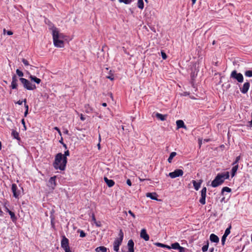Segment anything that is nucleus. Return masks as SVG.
Returning a JSON list of instances; mask_svg holds the SVG:
<instances>
[{
    "label": "nucleus",
    "mask_w": 252,
    "mask_h": 252,
    "mask_svg": "<svg viewBox=\"0 0 252 252\" xmlns=\"http://www.w3.org/2000/svg\"><path fill=\"white\" fill-rule=\"evenodd\" d=\"M226 236H224V235L222 236V238H221V243H222V245H224V243H225V240H226Z\"/></svg>",
    "instance_id": "obj_41"
},
{
    "label": "nucleus",
    "mask_w": 252,
    "mask_h": 252,
    "mask_svg": "<svg viewBox=\"0 0 252 252\" xmlns=\"http://www.w3.org/2000/svg\"><path fill=\"white\" fill-rule=\"evenodd\" d=\"M119 237L116 238V239L122 242L123 240V238H124V233H123V232L122 229H121L120 230V232L119 233Z\"/></svg>",
    "instance_id": "obj_29"
},
{
    "label": "nucleus",
    "mask_w": 252,
    "mask_h": 252,
    "mask_svg": "<svg viewBox=\"0 0 252 252\" xmlns=\"http://www.w3.org/2000/svg\"><path fill=\"white\" fill-rule=\"evenodd\" d=\"M146 196L148 197H150L151 199L153 200H158L157 199V194L156 192H148L146 194Z\"/></svg>",
    "instance_id": "obj_21"
},
{
    "label": "nucleus",
    "mask_w": 252,
    "mask_h": 252,
    "mask_svg": "<svg viewBox=\"0 0 252 252\" xmlns=\"http://www.w3.org/2000/svg\"><path fill=\"white\" fill-rule=\"evenodd\" d=\"M192 4H194L196 2V0H191Z\"/></svg>",
    "instance_id": "obj_64"
},
{
    "label": "nucleus",
    "mask_w": 252,
    "mask_h": 252,
    "mask_svg": "<svg viewBox=\"0 0 252 252\" xmlns=\"http://www.w3.org/2000/svg\"><path fill=\"white\" fill-rule=\"evenodd\" d=\"M202 182L203 181L202 180H199L198 182H197L195 180L192 181V183L193 184L194 189L196 190H198L200 188V186H201V185Z\"/></svg>",
    "instance_id": "obj_15"
},
{
    "label": "nucleus",
    "mask_w": 252,
    "mask_h": 252,
    "mask_svg": "<svg viewBox=\"0 0 252 252\" xmlns=\"http://www.w3.org/2000/svg\"><path fill=\"white\" fill-rule=\"evenodd\" d=\"M206 188L203 187L201 190V198L199 199V202L202 205H204L206 203Z\"/></svg>",
    "instance_id": "obj_9"
},
{
    "label": "nucleus",
    "mask_w": 252,
    "mask_h": 252,
    "mask_svg": "<svg viewBox=\"0 0 252 252\" xmlns=\"http://www.w3.org/2000/svg\"><path fill=\"white\" fill-rule=\"evenodd\" d=\"M128 213L129 214L131 215V216H132L134 218L135 217V215L131 211L129 210L128 211Z\"/></svg>",
    "instance_id": "obj_55"
},
{
    "label": "nucleus",
    "mask_w": 252,
    "mask_h": 252,
    "mask_svg": "<svg viewBox=\"0 0 252 252\" xmlns=\"http://www.w3.org/2000/svg\"><path fill=\"white\" fill-rule=\"evenodd\" d=\"M140 237L145 241H148L149 240V236L147 233L146 230L145 229H142L140 233Z\"/></svg>",
    "instance_id": "obj_14"
},
{
    "label": "nucleus",
    "mask_w": 252,
    "mask_h": 252,
    "mask_svg": "<svg viewBox=\"0 0 252 252\" xmlns=\"http://www.w3.org/2000/svg\"><path fill=\"white\" fill-rule=\"evenodd\" d=\"M16 72L17 75L19 77H21V78H22V77L24 76L23 72L20 70L19 69H17Z\"/></svg>",
    "instance_id": "obj_33"
},
{
    "label": "nucleus",
    "mask_w": 252,
    "mask_h": 252,
    "mask_svg": "<svg viewBox=\"0 0 252 252\" xmlns=\"http://www.w3.org/2000/svg\"><path fill=\"white\" fill-rule=\"evenodd\" d=\"M231 191V189L230 188L227 187H225L222 189L221 193L222 195H223L224 192H230Z\"/></svg>",
    "instance_id": "obj_28"
},
{
    "label": "nucleus",
    "mask_w": 252,
    "mask_h": 252,
    "mask_svg": "<svg viewBox=\"0 0 252 252\" xmlns=\"http://www.w3.org/2000/svg\"><path fill=\"white\" fill-rule=\"evenodd\" d=\"M119 1L121 3H124L126 4H130L132 2V0H119Z\"/></svg>",
    "instance_id": "obj_34"
},
{
    "label": "nucleus",
    "mask_w": 252,
    "mask_h": 252,
    "mask_svg": "<svg viewBox=\"0 0 252 252\" xmlns=\"http://www.w3.org/2000/svg\"><path fill=\"white\" fill-rule=\"evenodd\" d=\"M161 54L163 59L165 60L167 58V56L165 52H164L163 51H161Z\"/></svg>",
    "instance_id": "obj_43"
},
{
    "label": "nucleus",
    "mask_w": 252,
    "mask_h": 252,
    "mask_svg": "<svg viewBox=\"0 0 252 252\" xmlns=\"http://www.w3.org/2000/svg\"><path fill=\"white\" fill-rule=\"evenodd\" d=\"M92 220L94 221V222H95V221L96 220L95 219L94 215L93 213L92 214Z\"/></svg>",
    "instance_id": "obj_52"
},
{
    "label": "nucleus",
    "mask_w": 252,
    "mask_h": 252,
    "mask_svg": "<svg viewBox=\"0 0 252 252\" xmlns=\"http://www.w3.org/2000/svg\"><path fill=\"white\" fill-rule=\"evenodd\" d=\"M245 75L247 77H252V70H247L245 71Z\"/></svg>",
    "instance_id": "obj_32"
},
{
    "label": "nucleus",
    "mask_w": 252,
    "mask_h": 252,
    "mask_svg": "<svg viewBox=\"0 0 252 252\" xmlns=\"http://www.w3.org/2000/svg\"><path fill=\"white\" fill-rule=\"evenodd\" d=\"M231 228V225H230L226 229L224 234L223 235L224 236H227L230 233V229Z\"/></svg>",
    "instance_id": "obj_31"
},
{
    "label": "nucleus",
    "mask_w": 252,
    "mask_h": 252,
    "mask_svg": "<svg viewBox=\"0 0 252 252\" xmlns=\"http://www.w3.org/2000/svg\"><path fill=\"white\" fill-rule=\"evenodd\" d=\"M19 80L23 84L24 88L28 90L31 91L36 89V87L34 84H32L28 80L25 78H20Z\"/></svg>",
    "instance_id": "obj_4"
},
{
    "label": "nucleus",
    "mask_w": 252,
    "mask_h": 252,
    "mask_svg": "<svg viewBox=\"0 0 252 252\" xmlns=\"http://www.w3.org/2000/svg\"><path fill=\"white\" fill-rule=\"evenodd\" d=\"M67 161V158L63 157V155L61 153H58L55 156L53 166L56 169L63 171L65 169Z\"/></svg>",
    "instance_id": "obj_1"
},
{
    "label": "nucleus",
    "mask_w": 252,
    "mask_h": 252,
    "mask_svg": "<svg viewBox=\"0 0 252 252\" xmlns=\"http://www.w3.org/2000/svg\"><path fill=\"white\" fill-rule=\"evenodd\" d=\"M250 83L248 81L246 82L245 83H244L242 87H240V90L242 94H245L248 92L250 88Z\"/></svg>",
    "instance_id": "obj_11"
},
{
    "label": "nucleus",
    "mask_w": 252,
    "mask_h": 252,
    "mask_svg": "<svg viewBox=\"0 0 252 252\" xmlns=\"http://www.w3.org/2000/svg\"><path fill=\"white\" fill-rule=\"evenodd\" d=\"M61 247L64 250L65 252H72L69 246V240L64 235L62 236Z\"/></svg>",
    "instance_id": "obj_6"
},
{
    "label": "nucleus",
    "mask_w": 252,
    "mask_h": 252,
    "mask_svg": "<svg viewBox=\"0 0 252 252\" xmlns=\"http://www.w3.org/2000/svg\"><path fill=\"white\" fill-rule=\"evenodd\" d=\"M229 178V173L227 171L223 173H219L211 183L212 187L216 188L221 185L225 179Z\"/></svg>",
    "instance_id": "obj_2"
},
{
    "label": "nucleus",
    "mask_w": 252,
    "mask_h": 252,
    "mask_svg": "<svg viewBox=\"0 0 252 252\" xmlns=\"http://www.w3.org/2000/svg\"><path fill=\"white\" fill-rule=\"evenodd\" d=\"M11 135L14 138H15L18 140H20V137L19 136V134L16 130H13L12 131Z\"/></svg>",
    "instance_id": "obj_23"
},
{
    "label": "nucleus",
    "mask_w": 252,
    "mask_h": 252,
    "mask_svg": "<svg viewBox=\"0 0 252 252\" xmlns=\"http://www.w3.org/2000/svg\"><path fill=\"white\" fill-rule=\"evenodd\" d=\"M104 180L109 188L113 187L115 185V182L113 180L108 179L106 177L104 178Z\"/></svg>",
    "instance_id": "obj_19"
},
{
    "label": "nucleus",
    "mask_w": 252,
    "mask_h": 252,
    "mask_svg": "<svg viewBox=\"0 0 252 252\" xmlns=\"http://www.w3.org/2000/svg\"><path fill=\"white\" fill-rule=\"evenodd\" d=\"M210 240L212 242L218 243L219 242V237L214 234H211L210 236Z\"/></svg>",
    "instance_id": "obj_20"
},
{
    "label": "nucleus",
    "mask_w": 252,
    "mask_h": 252,
    "mask_svg": "<svg viewBox=\"0 0 252 252\" xmlns=\"http://www.w3.org/2000/svg\"><path fill=\"white\" fill-rule=\"evenodd\" d=\"M23 101H24V106H25L26 110H29V106L27 104V99H24Z\"/></svg>",
    "instance_id": "obj_42"
},
{
    "label": "nucleus",
    "mask_w": 252,
    "mask_h": 252,
    "mask_svg": "<svg viewBox=\"0 0 252 252\" xmlns=\"http://www.w3.org/2000/svg\"><path fill=\"white\" fill-rule=\"evenodd\" d=\"M80 119L82 120V121H84L85 120V117L83 116V115L82 114H81V116H80Z\"/></svg>",
    "instance_id": "obj_57"
},
{
    "label": "nucleus",
    "mask_w": 252,
    "mask_h": 252,
    "mask_svg": "<svg viewBox=\"0 0 252 252\" xmlns=\"http://www.w3.org/2000/svg\"><path fill=\"white\" fill-rule=\"evenodd\" d=\"M177 155V153L175 152H172L170 156H169V157L168 158V162L169 163H171L172 162V159L173 158L175 157Z\"/></svg>",
    "instance_id": "obj_26"
},
{
    "label": "nucleus",
    "mask_w": 252,
    "mask_h": 252,
    "mask_svg": "<svg viewBox=\"0 0 252 252\" xmlns=\"http://www.w3.org/2000/svg\"><path fill=\"white\" fill-rule=\"evenodd\" d=\"M56 176L52 177L50 178L49 181V186L54 189L56 185Z\"/></svg>",
    "instance_id": "obj_16"
},
{
    "label": "nucleus",
    "mask_w": 252,
    "mask_h": 252,
    "mask_svg": "<svg viewBox=\"0 0 252 252\" xmlns=\"http://www.w3.org/2000/svg\"><path fill=\"white\" fill-rule=\"evenodd\" d=\"M62 145H63V147L65 149H67V146H66V145L65 143H63V144H62Z\"/></svg>",
    "instance_id": "obj_60"
},
{
    "label": "nucleus",
    "mask_w": 252,
    "mask_h": 252,
    "mask_svg": "<svg viewBox=\"0 0 252 252\" xmlns=\"http://www.w3.org/2000/svg\"><path fill=\"white\" fill-rule=\"evenodd\" d=\"M41 80L40 79L37 78L35 79V81L34 82L38 84L41 82Z\"/></svg>",
    "instance_id": "obj_51"
},
{
    "label": "nucleus",
    "mask_w": 252,
    "mask_h": 252,
    "mask_svg": "<svg viewBox=\"0 0 252 252\" xmlns=\"http://www.w3.org/2000/svg\"><path fill=\"white\" fill-rule=\"evenodd\" d=\"M126 184H127L129 186H131L132 184H131V181H130V179H127V180H126Z\"/></svg>",
    "instance_id": "obj_50"
},
{
    "label": "nucleus",
    "mask_w": 252,
    "mask_h": 252,
    "mask_svg": "<svg viewBox=\"0 0 252 252\" xmlns=\"http://www.w3.org/2000/svg\"><path fill=\"white\" fill-rule=\"evenodd\" d=\"M28 110H26L25 113H24V117H27V115L28 114Z\"/></svg>",
    "instance_id": "obj_58"
},
{
    "label": "nucleus",
    "mask_w": 252,
    "mask_h": 252,
    "mask_svg": "<svg viewBox=\"0 0 252 252\" xmlns=\"http://www.w3.org/2000/svg\"><path fill=\"white\" fill-rule=\"evenodd\" d=\"M69 156V151L68 150H66L64 152V154L63 155V157L67 158V156Z\"/></svg>",
    "instance_id": "obj_44"
},
{
    "label": "nucleus",
    "mask_w": 252,
    "mask_h": 252,
    "mask_svg": "<svg viewBox=\"0 0 252 252\" xmlns=\"http://www.w3.org/2000/svg\"><path fill=\"white\" fill-rule=\"evenodd\" d=\"M23 102H24L23 101L19 100L17 102H16V103L19 105H22Z\"/></svg>",
    "instance_id": "obj_54"
},
{
    "label": "nucleus",
    "mask_w": 252,
    "mask_h": 252,
    "mask_svg": "<svg viewBox=\"0 0 252 252\" xmlns=\"http://www.w3.org/2000/svg\"><path fill=\"white\" fill-rule=\"evenodd\" d=\"M52 32L54 45L57 47H63L64 46V42L62 39L63 38V34L59 33L57 28L54 29Z\"/></svg>",
    "instance_id": "obj_3"
},
{
    "label": "nucleus",
    "mask_w": 252,
    "mask_h": 252,
    "mask_svg": "<svg viewBox=\"0 0 252 252\" xmlns=\"http://www.w3.org/2000/svg\"><path fill=\"white\" fill-rule=\"evenodd\" d=\"M252 120L248 122V125H247L248 126L251 127H252Z\"/></svg>",
    "instance_id": "obj_49"
},
{
    "label": "nucleus",
    "mask_w": 252,
    "mask_h": 252,
    "mask_svg": "<svg viewBox=\"0 0 252 252\" xmlns=\"http://www.w3.org/2000/svg\"><path fill=\"white\" fill-rule=\"evenodd\" d=\"M137 7L140 9H143L144 8V4L143 0H138L137 1Z\"/></svg>",
    "instance_id": "obj_25"
},
{
    "label": "nucleus",
    "mask_w": 252,
    "mask_h": 252,
    "mask_svg": "<svg viewBox=\"0 0 252 252\" xmlns=\"http://www.w3.org/2000/svg\"><path fill=\"white\" fill-rule=\"evenodd\" d=\"M180 246V244L178 242H176L171 244V248L174 250H178Z\"/></svg>",
    "instance_id": "obj_30"
},
{
    "label": "nucleus",
    "mask_w": 252,
    "mask_h": 252,
    "mask_svg": "<svg viewBox=\"0 0 252 252\" xmlns=\"http://www.w3.org/2000/svg\"><path fill=\"white\" fill-rule=\"evenodd\" d=\"M59 142L60 143H61L62 144H63V143H64L63 142V139L62 137L61 138V139L59 141Z\"/></svg>",
    "instance_id": "obj_61"
},
{
    "label": "nucleus",
    "mask_w": 252,
    "mask_h": 252,
    "mask_svg": "<svg viewBox=\"0 0 252 252\" xmlns=\"http://www.w3.org/2000/svg\"><path fill=\"white\" fill-rule=\"evenodd\" d=\"M78 231L80 232V236L81 237H84L86 236V234L84 232V231H83L82 230H79Z\"/></svg>",
    "instance_id": "obj_37"
},
{
    "label": "nucleus",
    "mask_w": 252,
    "mask_h": 252,
    "mask_svg": "<svg viewBox=\"0 0 252 252\" xmlns=\"http://www.w3.org/2000/svg\"><path fill=\"white\" fill-rule=\"evenodd\" d=\"M165 248H167L168 249H171V246L170 247L169 246L165 245Z\"/></svg>",
    "instance_id": "obj_59"
},
{
    "label": "nucleus",
    "mask_w": 252,
    "mask_h": 252,
    "mask_svg": "<svg viewBox=\"0 0 252 252\" xmlns=\"http://www.w3.org/2000/svg\"><path fill=\"white\" fill-rule=\"evenodd\" d=\"M8 213L10 216L11 219L13 221H16L17 220V218L15 216V215L14 212L11 211H8Z\"/></svg>",
    "instance_id": "obj_27"
},
{
    "label": "nucleus",
    "mask_w": 252,
    "mask_h": 252,
    "mask_svg": "<svg viewBox=\"0 0 252 252\" xmlns=\"http://www.w3.org/2000/svg\"><path fill=\"white\" fill-rule=\"evenodd\" d=\"M95 251L96 252H106L107 249L104 246H100L96 248L95 249Z\"/></svg>",
    "instance_id": "obj_24"
},
{
    "label": "nucleus",
    "mask_w": 252,
    "mask_h": 252,
    "mask_svg": "<svg viewBox=\"0 0 252 252\" xmlns=\"http://www.w3.org/2000/svg\"><path fill=\"white\" fill-rule=\"evenodd\" d=\"M184 174V172L182 169H177L175 170L173 172L169 173V176L171 178H175L176 177L182 176Z\"/></svg>",
    "instance_id": "obj_8"
},
{
    "label": "nucleus",
    "mask_w": 252,
    "mask_h": 252,
    "mask_svg": "<svg viewBox=\"0 0 252 252\" xmlns=\"http://www.w3.org/2000/svg\"><path fill=\"white\" fill-rule=\"evenodd\" d=\"M214 248H212L211 249H210L209 250V252H214Z\"/></svg>",
    "instance_id": "obj_62"
},
{
    "label": "nucleus",
    "mask_w": 252,
    "mask_h": 252,
    "mask_svg": "<svg viewBox=\"0 0 252 252\" xmlns=\"http://www.w3.org/2000/svg\"><path fill=\"white\" fill-rule=\"evenodd\" d=\"M22 62L26 66H28L30 65L28 61L27 60H26L25 59H22Z\"/></svg>",
    "instance_id": "obj_39"
},
{
    "label": "nucleus",
    "mask_w": 252,
    "mask_h": 252,
    "mask_svg": "<svg viewBox=\"0 0 252 252\" xmlns=\"http://www.w3.org/2000/svg\"><path fill=\"white\" fill-rule=\"evenodd\" d=\"M134 242L133 241V240L132 239L128 240V243H127L128 252H134Z\"/></svg>",
    "instance_id": "obj_13"
},
{
    "label": "nucleus",
    "mask_w": 252,
    "mask_h": 252,
    "mask_svg": "<svg viewBox=\"0 0 252 252\" xmlns=\"http://www.w3.org/2000/svg\"><path fill=\"white\" fill-rule=\"evenodd\" d=\"M155 245L158 247H162V248H164L165 247V244H162V243H155Z\"/></svg>",
    "instance_id": "obj_38"
},
{
    "label": "nucleus",
    "mask_w": 252,
    "mask_h": 252,
    "mask_svg": "<svg viewBox=\"0 0 252 252\" xmlns=\"http://www.w3.org/2000/svg\"><path fill=\"white\" fill-rule=\"evenodd\" d=\"M11 190L13 194V196L16 198H19L22 193V190L23 191L22 188L18 189L17 186L15 184H13L11 187Z\"/></svg>",
    "instance_id": "obj_7"
},
{
    "label": "nucleus",
    "mask_w": 252,
    "mask_h": 252,
    "mask_svg": "<svg viewBox=\"0 0 252 252\" xmlns=\"http://www.w3.org/2000/svg\"><path fill=\"white\" fill-rule=\"evenodd\" d=\"M155 117L158 120H160L162 121H164L166 120V118L167 117V115H162L159 113H155Z\"/></svg>",
    "instance_id": "obj_17"
},
{
    "label": "nucleus",
    "mask_w": 252,
    "mask_h": 252,
    "mask_svg": "<svg viewBox=\"0 0 252 252\" xmlns=\"http://www.w3.org/2000/svg\"><path fill=\"white\" fill-rule=\"evenodd\" d=\"M54 129H55V130H57V132H58L59 134L60 135H62L61 131V130H60V129H59L58 127L56 126V127H55L54 128Z\"/></svg>",
    "instance_id": "obj_47"
},
{
    "label": "nucleus",
    "mask_w": 252,
    "mask_h": 252,
    "mask_svg": "<svg viewBox=\"0 0 252 252\" xmlns=\"http://www.w3.org/2000/svg\"><path fill=\"white\" fill-rule=\"evenodd\" d=\"M21 122H22V124H23V125L24 126V127L25 128V129H26V126H25V120L24 119H23L21 121Z\"/></svg>",
    "instance_id": "obj_53"
},
{
    "label": "nucleus",
    "mask_w": 252,
    "mask_h": 252,
    "mask_svg": "<svg viewBox=\"0 0 252 252\" xmlns=\"http://www.w3.org/2000/svg\"><path fill=\"white\" fill-rule=\"evenodd\" d=\"M102 105L104 107H106L107 106V103L105 102H104L102 104Z\"/></svg>",
    "instance_id": "obj_63"
},
{
    "label": "nucleus",
    "mask_w": 252,
    "mask_h": 252,
    "mask_svg": "<svg viewBox=\"0 0 252 252\" xmlns=\"http://www.w3.org/2000/svg\"><path fill=\"white\" fill-rule=\"evenodd\" d=\"M122 242L115 239L113 243L114 250L116 252H119V247L122 244Z\"/></svg>",
    "instance_id": "obj_12"
},
{
    "label": "nucleus",
    "mask_w": 252,
    "mask_h": 252,
    "mask_svg": "<svg viewBox=\"0 0 252 252\" xmlns=\"http://www.w3.org/2000/svg\"><path fill=\"white\" fill-rule=\"evenodd\" d=\"M176 125L177 127V129L180 128H184L185 129H187V126L184 124V122L183 121L179 120H177L176 121Z\"/></svg>",
    "instance_id": "obj_18"
},
{
    "label": "nucleus",
    "mask_w": 252,
    "mask_h": 252,
    "mask_svg": "<svg viewBox=\"0 0 252 252\" xmlns=\"http://www.w3.org/2000/svg\"><path fill=\"white\" fill-rule=\"evenodd\" d=\"M230 78L236 80L238 83H242L244 81L242 74L238 73L236 70H234L231 72Z\"/></svg>",
    "instance_id": "obj_5"
},
{
    "label": "nucleus",
    "mask_w": 252,
    "mask_h": 252,
    "mask_svg": "<svg viewBox=\"0 0 252 252\" xmlns=\"http://www.w3.org/2000/svg\"><path fill=\"white\" fill-rule=\"evenodd\" d=\"M29 78H30V79L32 81H33L34 82L35 81V79L37 78V77L36 76H33V75H30Z\"/></svg>",
    "instance_id": "obj_45"
},
{
    "label": "nucleus",
    "mask_w": 252,
    "mask_h": 252,
    "mask_svg": "<svg viewBox=\"0 0 252 252\" xmlns=\"http://www.w3.org/2000/svg\"><path fill=\"white\" fill-rule=\"evenodd\" d=\"M106 77H107V78L111 80H114V77H113V75L112 74L110 75L109 76H107Z\"/></svg>",
    "instance_id": "obj_48"
},
{
    "label": "nucleus",
    "mask_w": 252,
    "mask_h": 252,
    "mask_svg": "<svg viewBox=\"0 0 252 252\" xmlns=\"http://www.w3.org/2000/svg\"><path fill=\"white\" fill-rule=\"evenodd\" d=\"M94 223L95 224L96 226L97 227H100L101 226V223L99 221H97L96 220L95 222H94Z\"/></svg>",
    "instance_id": "obj_46"
},
{
    "label": "nucleus",
    "mask_w": 252,
    "mask_h": 252,
    "mask_svg": "<svg viewBox=\"0 0 252 252\" xmlns=\"http://www.w3.org/2000/svg\"><path fill=\"white\" fill-rule=\"evenodd\" d=\"M233 167L231 169V176L232 177H234L238 169L239 165H232Z\"/></svg>",
    "instance_id": "obj_22"
},
{
    "label": "nucleus",
    "mask_w": 252,
    "mask_h": 252,
    "mask_svg": "<svg viewBox=\"0 0 252 252\" xmlns=\"http://www.w3.org/2000/svg\"><path fill=\"white\" fill-rule=\"evenodd\" d=\"M18 79L15 74H14L12 77V82L10 85V88L13 89H17L18 88Z\"/></svg>",
    "instance_id": "obj_10"
},
{
    "label": "nucleus",
    "mask_w": 252,
    "mask_h": 252,
    "mask_svg": "<svg viewBox=\"0 0 252 252\" xmlns=\"http://www.w3.org/2000/svg\"><path fill=\"white\" fill-rule=\"evenodd\" d=\"M179 252H185L186 248L180 246L179 248L178 249Z\"/></svg>",
    "instance_id": "obj_40"
},
{
    "label": "nucleus",
    "mask_w": 252,
    "mask_h": 252,
    "mask_svg": "<svg viewBox=\"0 0 252 252\" xmlns=\"http://www.w3.org/2000/svg\"><path fill=\"white\" fill-rule=\"evenodd\" d=\"M240 156L236 157L235 161L233 162L232 165H238V163L240 159Z\"/></svg>",
    "instance_id": "obj_36"
},
{
    "label": "nucleus",
    "mask_w": 252,
    "mask_h": 252,
    "mask_svg": "<svg viewBox=\"0 0 252 252\" xmlns=\"http://www.w3.org/2000/svg\"><path fill=\"white\" fill-rule=\"evenodd\" d=\"M7 34L8 35H11L13 34V32L11 31H8L7 32Z\"/></svg>",
    "instance_id": "obj_56"
},
{
    "label": "nucleus",
    "mask_w": 252,
    "mask_h": 252,
    "mask_svg": "<svg viewBox=\"0 0 252 252\" xmlns=\"http://www.w3.org/2000/svg\"><path fill=\"white\" fill-rule=\"evenodd\" d=\"M209 247V242H207V244L204 245L202 248V250L203 252H206Z\"/></svg>",
    "instance_id": "obj_35"
}]
</instances>
